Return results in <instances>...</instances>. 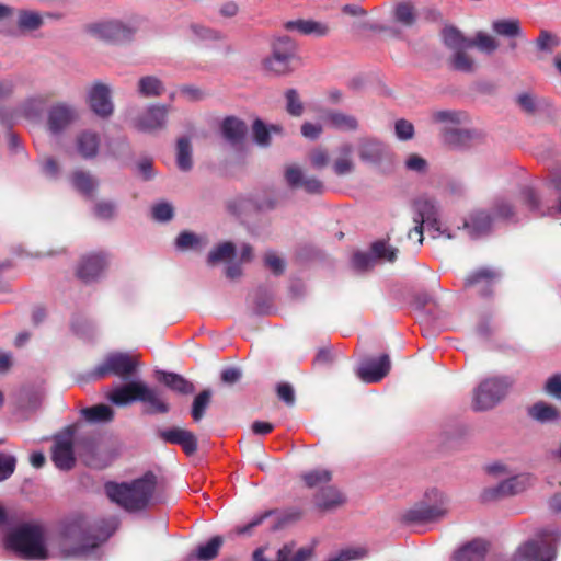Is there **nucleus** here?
Instances as JSON below:
<instances>
[{"instance_id":"7","label":"nucleus","mask_w":561,"mask_h":561,"mask_svg":"<svg viewBox=\"0 0 561 561\" xmlns=\"http://www.w3.org/2000/svg\"><path fill=\"white\" fill-rule=\"evenodd\" d=\"M448 505L446 494L437 488H431L425 491L420 503L405 513L404 518L411 523L436 520L447 514Z\"/></svg>"},{"instance_id":"1","label":"nucleus","mask_w":561,"mask_h":561,"mask_svg":"<svg viewBox=\"0 0 561 561\" xmlns=\"http://www.w3.org/2000/svg\"><path fill=\"white\" fill-rule=\"evenodd\" d=\"M107 398L119 407L139 401L145 404L146 412L150 414H165L170 411V404L162 391L158 388L149 387L142 381H130L117 386L108 392Z\"/></svg>"},{"instance_id":"52","label":"nucleus","mask_w":561,"mask_h":561,"mask_svg":"<svg viewBox=\"0 0 561 561\" xmlns=\"http://www.w3.org/2000/svg\"><path fill=\"white\" fill-rule=\"evenodd\" d=\"M286 110L293 116H300L304 112L302 102L298 95L297 90L289 89L285 93Z\"/></svg>"},{"instance_id":"9","label":"nucleus","mask_w":561,"mask_h":561,"mask_svg":"<svg viewBox=\"0 0 561 561\" xmlns=\"http://www.w3.org/2000/svg\"><path fill=\"white\" fill-rule=\"evenodd\" d=\"M138 366L139 360L137 356L114 352L104 357L103 362L91 373V376L95 379H101L108 375H115L122 379H128Z\"/></svg>"},{"instance_id":"30","label":"nucleus","mask_w":561,"mask_h":561,"mask_svg":"<svg viewBox=\"0 0 561 561\" xmlns=\"http://www.w3.org/2000/svg\"><path fill=\"white\" fill-rule=\"evenodd\" d=\"M70 182L75 190L87 197H92L99 186L98 179L83 170L75 171L70 176Z\"/></svg>"},{"instance_id":"23","label":"nucleus","mask_w":561,"mask_h":561,"mask_svg":"<svg viewBox=\"0 0 561 561\" xmlns=\"http://www.w3.org/2000/svg\"><path fill=\"white\" fill-rule=\"evenodd\" d=\"M53 461L61 470H69L75 465L72 437L69 434L58 436L53 449Z\"/></svg>"},{"instance_id":"36","label":"nucleus","mask_w":561,"mask_h":561,"mask_svg":"<svg viewBox=\"0 0 561 561\" xmlns=\"http://www.w3.org/2000/svg\"><path fill=\"white\" fill-rule=\"evenodd\" d=\"M443 140L446 145L453 148L467 147L474 137V133L469 129L457 128H445L443 130Z\"/></svg>"},{"instance_id":"8","label":"nucleus","mask_w":561,"mask_h":561,"mask_svg":"<svg viewBox=\"0 0 561 561\" xmlns=\"http://www.w3.org/2000/svg\"><path fill=\"white\" fill-rule=\"evenodd\" d=\"M111 531L92 535L88 520L84 517H76L65 528V536L75 542L73 554H84L96 548L104 541Z\"/></svg>"},{"instance_id":"5","label":"nucleus","mask_w":561,"mask_h":561,"mask_svg":"<svg viewBox=\"0 0 561 561\" xmlns=\"http://www.w3.org/2000/svg\"><path fill=\"white\" fill-rule=\"evenodd\" d=\"M139 28L136 19H108L92 22L85 25V32L95 39L123 45L131 42Z\"/></svg>"},{"instance_id":"17","label":"nucleus","mask_w":561,"mask_h":561,"mask_svg":"<svg viewBox=\"0 0 561 561\" xmlns=\"http://www.w3.org/2000/svg\"><path fill=\"white\" fill-rule=\"evenodd\" d=\"M391 368L390 357L383 354L379 357L364 359L358 368L357 376L366 383H375L385 378Z\"/></svg>"},{"instance_id":"10","label":"nucleus","mask_w":561,"mask_h":561,"mask_svg":"<svg viewBox=\"0 0 561 561\" xmlns=\"http://www.w3.org/2000/svg\"><path fill=\"white\" fill-rule=\"evenodd\" d=\"M171 106L161 103L148 104L130 121L137 131L157 134L167 128Z\"/></svg>"},{"instance_id":"32","label":"nucleus","mask_w":561,"mask_h":561,"mask_svg":"<svg viewBox=\"0 0 561 561\" xmlns=\"http://www.w3.org/2000/svg\"><path fill=\"white\" fill-rule=\"evenodd\" d=\"M157 379L163 382L170 389L182 393L190 394L195 391V387L192 382L186 380L183 376L178 375L175 373H167V371H157Z\"/></svg>"},{"instance_id":"13","label":"nucleus","mask_w":561,"mask_h":561,"mask_svg":"<svg viewBox=\"0 0 561 561\" xmlns=\"http://www.w3.org/2000/svg\"><path fill=\"white\" fill-rule=\"evenodd\" d=\"M548 536L543 533L539 539L525 542L517 549L513 561H553L556 547L546 538Z\"/></svg>"},{"instance_id":"27","label":"nucleus","mask_w":561,"mask_h":561,"mask_svg":"<svg viewBox=\"0 0 561 561\" xmlns=\"http://www.w3.org/2000/svg\"><path fill=\"white\" fill-rule=\"evenodd\" d=\"M165 91L163 81L156 76H142L136 84V92L144 99H156Z\"/></svg>"},{"instance_id":"19","label":"nucleus","mask_w":561,"mask_h":561,"mask_svg":"<svg viewBox=\"0 0 561 561\" xmlns=\"http://www.w3.org/2000/svg\"><path fill=\"white\" fill-rule=\"evenodd\" d=\"M101 137L92 129H83L75 137V153L84 160L94 159L100 150Z\"/></svg>"},{"instance_id":"63","label":"nucleus","mask_w":561,"mask_h":561,"mask_svg":"<svg viewBox=\"0 0 561 561\" xmlns=\"http://www.w3.org/2000/svg\"><path fill=\"white\" fill-rule=\"evenodd\" d=\"M264 262L266 267L270 268L274 274H282L285 270L284 260L275 252H267L265 254Z\"/></svg>"},{"instance_id":"48","label":"nucleus","mask_w":561,"mask_h":561,"mask_svg":"<svg viewBox=\"0 0 561 561\" xmlns=\"http://www.w3.org/2000/svg\"><path fill=\"white\" fill-rule=\"evenodd\" d=\"M473 46L480 51L492 54L499 48V43L493 36L479 32L474 39H471V47Z\"/></svg>"},{"instance_id":"53","label":"nucleus","mask_w":561,"mask_h":561,"mask_svg":"<svg viewBox=\"0 0 561 561\" xmlns=\"http://www.w3.org/2000/svg\"><path fill=\"white\" fill-rule=\"evenodd\" d=\"M560 44V39L557 35L551 34L548 31H541L537 41L536 45L539 50L551 53L556 47H558Z\"/></svg>"},{"instance_id":"12","label":"nucleus","mask_w":561,"mask_h":561,"mask_svg":"<svg viewBox=\"0 0 561 561\" xmlns=\"http://www.w3.org/2000/svg\"><path fill=\"white\" fill-rule=\"evenodd\" d=\"M534 477L529 473H520L505 479L494 486L484 489L482 499L484 501H494L507 496H513L524 492L534 484Z\"/></svg>"},{"instance_id":"16","label":"nucleus","mask_w":561,"mask_h":561,"mask_svg":"<svg viewBox=\"0 0 561 561\" xmlns=\"http://www.w3.org/2000/svg\"><path fill=\"white\" fill-rule=\"evenodd\" d=\"M370 253L357 252L353 256V265L359 271L370 268L377 260L394 262L398 250L389 245L386 241L379 240L371 244Z\"/></svg>"},{"instance_id":"39","label":"nucleus","mask_w":561,"mask_h":561,"mask_svg":"<svg viewBox=\"0 0 561 561\" xmlns=\"http://www.w3.org/2000/svg\"><path fill=\"white\" fill-rule=\"evenodd\" d=\"M176 165L182 171H190L193 167L192 142L187 137H180L176 141Z\"/></svg>"},{"instance_id":"40","label":"nucleus","mask_w":561,"mask_h":561,"mask_svg":"<svg viewBox=\"0 0 561 561\" xmlns=\"http://www.w3.org/2000/svg\"><path fill=\"white\" fill-rule=\"evenodd\" d=\"M443 41L450 49H468L471 48V39L466 38L456 27L446 26L443 30Z\"/></svg>"},{"instance_id":"25","label":"nucleus","mask_w":561,"mask_h":561,"mask_svg":"<svg viewBox=\"0 0 561 561\" xmlns=\"http://www.w3.org/2000/svg\"><path fill=\"white\" fill-rule=\"evenodd\" d=\"M491 216L484 210H478L470 215L469 219L465 221L463 227L468 234L476 239L486 234L492 227L493 220Z\"/></svg>"},{"instance_id":"18","label":"nucleus","mask_w":561,"mask_h":561,"mask_svg":"<svg viewBox=\"0 0 561 561\" xmlns=\"http://www.w3.org/2000/svg\"><path fill=\"white\" fill-rule=\"evenodd\" d=\"M285 179L290 187H301L308 194H322L324 192L322 181L316 176L306 175L301 168L296 164L286 168Z\"/></svg>"},{"instance_id":"56","label":"nucleus","mask_w":561,"mask_h":561,"mask_svg":"<svg viewBox=\"0 0 561 561\" xmlns=\"http://www.w3.org/2000/svg\"><path fill=\"white\" fill-rule=\"evenodd\" d=\"M364 548H350L341 550L336 556L330 558L328 561H353L362 559L366 556Z\"/></svg>"},{"instance_id":"43","label":"nucleus","mask_w":561,"mask_h":561,"mask_svg":"<svg viewBox=\"0 0 561 561\" xmlns=\"http://www.w3.org/2000/svg\"><path fill=\"white\" fill-rule=\"evenodd\" d=\"M113 410L106 404H98L82 410L83 417L91 423L108 422L113 419Z\"/></svg>"},{"instance_id":"28","label":"nucleus","mask_w":561,"mask_h":561,"mask_svg":"<svg viewBox=\"0 0 561 561\" xmlns=\"http://www.w3.org/2000/svg\"><path fill=\"white\" fill-rule=\"evenodd\" d=\"M468 115L465 112L454 110H439L431 113V122L442 126V131L447 128L465 124Z\"/></svg>"},{"instance_id":"50","label":"nucleus","mask_w":561,"mask_h":561,"mask_svg":"<svg viewBox=\"0 0 561 561\" xmlns=\"http://www.w3.org/2000/svg\"><path fill=\"white\" fill-rule=\"evenodd\" d=\"M499 276L500 274L496 271L483 267L466 279V286H473L482 282L486 285H491L496 278H499Z\"/></svg>"},{"instance_id":"60","label":"nucleus","mask_w":561,"mask_h":561,"mask_svg":"<svg viewBox=\"0 0 561 561\" xmlns=\"http://www.w3.org/2000/svg\"><path fill=\"white\" fill-rule=\"evenodd\" d=\"M152 217L157 221H168L173 217V207L171 204L162 202L152 207Z\"/></svg>"},{"instance_id":"54","label":"nucleus","mask_w":561,"mask_h":561,"mask_svg":"<svg viewBox=\"0 0 561 561\" xmlns=\"http://www.w3.org/2000/svg\"><path fill=\"white\" fill-rule=\"evenodd\" d=\"M304 480L308 486L314 488L329 482L331 480V473L328 470L317 469L304 474Z\"/></svg>"},{"instance_id":"55","label":"nucleus","mask_w":561,"mask_h":561,"mask_svg":"<svg viewBox=\"0 0 561 561\" xmlns=\"http://www.w3.org/2000/svg\"><path fill=\"white\" fill-rule=\"evenodd\" d=\"M364 548H350L341 550L336 556L330 558L328 561H353L362 559L366 556Z\"/></svg>"},{"instance_id":"46","label":"nucleus","mask_w":561,"mask_h":561,"mask_svg":"<svg viewBox=\"0 0 561 561\" xmlns=\"http://www.w3.org/2000/svg\"><path fill=\"white\" fill-rule=\"evenodd\" d=\"M236 253V247L232 242H222L215 247L207 256L208 264H217L219 262L231 259Z\"/></svg>"},{"instance_id":"64","label":"nucleus","mask_w":561,"mask_h":561,"mask_svg":"<svg viewBox=\"0 0 561 561\" xmlns=\"http://www.w3.org/2000/svg\"><path fill=\"white\" fill-rule=\"evenodd\" d=\"M545 390L548 394L561 399V375L550 377L546 382Z\"/></svg>"},{"instance_id":"20","label":"nucleus","mask_w":561,"mask_h":561,"mask_svg":"<svg viewBox=\"0 0 561 561\" xmlns=\"http://www.w3.org/2000/svg\"><path fill=\"white\" fill-rule=\"evenodd\" d=\"M357 152L365 163L378 164L389 157L388 147L375 138H360L357 142Z\"/></svg>"},{"instance_id":"4","label":"nucleus","mask_w":561,"mask_h":561,"mask_svg":"<svg viewBox=\"0 0 561 561\" xmlns=\"http://www.w3.org/2000/svg\"><path fill=\"white\" fill-rule=\"evenodd\" d=\"M517 205L526 206L530 211L537 215H543L542 203L537 192L530 187L525 186L515 196H500L496 197L492 205L493 216L507 222H517L520 220V215Z\"/></svg>"},{"instance_id":"2","label":"nucleus","mask_w":561,"mask_h":561,"mask_svg":"<svg viewBox=\"0 0 561 561\" xmlns=\"http://www.w3.org/2000/svg\"><path fill=\"white\" fill-rule=\"evenodd\" d=\"M156 488V477L146 473L142 478L131 483L107 482L105 492L112 502L128 512L144 510L150 502Z\"/></svg>"},{"instance_id":"59","label":"nucleus","mask_w":561,"mask_h":561,"mask_svg":"<svg viewBox=\"0 0 561 561\" xmlns=\"http://www.w3.org/2000/svg\"><path fill=\"white\" fill-rule=\"evenodd\" d=\"M394 133L398 139L409 140L414 136V126L407 119H398L394 124Z\"/></svg>"},{"instance_id":"29","label":"nucleus","mask_w":561,"mask_h":561,"mask_svg":"<svg viewBox=\"0 0 561 561\" xmlns=\"http://www.w3.org/2000/svg\"><path fill=\"white\" fill-rule=\"evenodd\" d=\"M488 551L484 540L476 539L460 548L454 554V561H482Z\"/></svg>"},{"instance_id":"15","label":"nucleus","mask_w":561,"mask_h":561,"mask_svg":"<svg viewBox=\"0 0 561 561\" xmlns=\"http://www.w3.org/2000/svg\"><path fill=\"white\" fill-rule=\"evenodd\" d=\"M414 224H421L426 226L428 230H433V238L443 236L446 233L442 230V225L437 218L438 209L436 203L426 196H422L414 202Z\"/></svg>"},{"instance_id":"49","label":"nucleus","mask_w":561,"mask_h":561,"mask_svg":"<svg viewBox=\"0 0 561 561\" xmlns=\"http://www.w3.org/2000/svg\"><path fill=\"white\" fill-rule=\"evenodd\" d=\"M211 392L210 390H203L199 394H197L193 401L192 407V417L195 422L202 420L205 414V411L210 402Z\"/></svg>"},{"instance_id":"6","label":"nucleus","mask_w":561,"mask_h":561,"mask_svg":"<svg viewBox=\"0 0 561 561\" xmlns=\"http://www.w3.org/2000/svg\"><path fill=\"white\" fill-rule=\"evenodd\" d=\"M513 383L514 379L508 376L485 378L473 391V410L488 411L493 409L506 397Z\"/></svg>"},{"instance_id":"45","label":"nucleus","mask_w":561,"mask_h":561,"mask_svg":"<svg viewBox=\"0 0 561 561\" xmlns=\"http://www.w3.org/2000/svg\"><path fill=\"white\" fill-rule=\"evenodd\" d=\"M450 64L454 69L462 72H473L476 69V62L473 58L466 53V49L455 50Z\"/></svg>"},{"instance_id":"51","label":"nucleus","mask_w":561,"mask_h":561,"mask_svg":"<svg viewBox=\"0 0 561 561\" xmlns=\"http://www.w3.org/2000/svg\"><path fill=\"white\" fill-rule=\"evenodd\" d=\"M175 245L178 249L185 251L190 249H197L204 245V243L201 237L195 233L184 231L178 236Z\"/></svg>"},{"instance_id":"62","label":"nucleus","mask_w":561,"mask_h":561,"mask_svg":"<svg viewBox=\"0 0 561 561\" xmlns=\"http://www.w3.org/2000/svg\"><path fill=\"white\" fill-rule=\"evenodd\" d=\"M516 102L518 106L528 114H533L537 110L536 98L529 92L518 94Z\"/></svg>"},{"instance_id":"21","label":"nucleus","mask_w":561,"mask_h":561,"mask_svg":"<svg viewBox=\"0 0 561 561\" xmlns=\"http://www.w3.org/2000/svg\"><path fill=\"white\" fill-rule=\"evenodd\" d=\"M158 435L165 443L181 446L186 455H193L197 449L196 436L188 430L170 427L159 431Z\"/></svg>"},{"instance_id":"31","label":"nucleus","mask_w":561,"mask_h":561,"mask_svg":"<svg viewBox=\"0 0 561 561\" xmlns=\"http://www.w3.org/2000/svg\"><path fill=\"white\" fill-rule=\"evenodd\" d=\"M283 128L279 125H265L262 119H255L252 125L254 142L260 147H268L273 135H282Z\"/></svg>"},{"instance_id":"38","label":"nucleus","mask_w":561,"mask_h":561,"mask_svg":"<svg viewBox=\"0 0 561 561\" xmlns=\"http://www.w3.org/2000/svg\"><path fill=\"white\" fill-rule=\"evenodd\" d=\"M528 414L531 419L540 423H549L559 419L558 409L543 401H539L533 404L528 409Z\"/></svg>"},{"instance_id":"22","label":"nucleus","mask_w":561,"mask_h":561,"mask_svg":"<svg viewBox=\"0 0 561 561\" xmlns=\"http://www.w3.org/2000/svg\"><path fill=\"white\" fill-rule=\"evenodd\" d=\"M107 265V260L103 253H93L83 256L77 268L78 277L90 283L96 280L104 272Z\"/></svg>"},{"instance_id":"58","label":"nucleus","mask_w":561,"mask_h":561,"mask_svg":"<svg viewBox=\"0 0 561 561\" xmlns=\"http://www.w3.org/2000/svg\"><path fill=\"white\" fill-rule=\"evenodd\" d=\"M94 215L100 219H112L116 215V205L113 202L101 201L94 206Z\"/></svg>"},{"instance_id":"61","label":"nucleus","mask_w":561,"mask_h":561,"mask_svg":"<svg viewBox=\"0 0 561 561\" xmlns=\"http://www.w3.org/2000/svg\"><path fill=\"white\" fill-rule=\"evenodd\" d=\"M191 32L195 36L196 39L202 41H217L220 38V33L210 28H207L205 26L198 25V24H192L191 25Z\"/></svg>"},{"instance_id":"42","label":"nucleus","mask_w":561,"mask_h":561,"mask_svg":"<svg viewBox=\"0 0 561 561\" xmlns=\"http://www.w3.org/2000/svg\"><path fill=\"white\" fill-rule=\"evenodd\" d=\"M48 99L46 94H37L28 98L22 105L24 116L31 119L39 118Z\"/></svg>"},{"instance_id":"24","label":"nucleus","mask_w":561,"mask_h":561,"mask_svg":"<svg viewBox=\"0 0 561 561\" xmlns=\"http://www.w3.org/2000/svg\"><path fill=\"white\" fill-rule=\"evenodd\" d=\"M354 148L350 142L341 144L334 152L332 170L339 176L351 174L355 170Z\"/></svg>"},{"instance_id":"34","label":"nucleus","mask_w":561,"mask_h":561,"mask_svg":"<svg viewBox=\"0 0 561 561\" xmlns=\"http://www.w3.org/2000/svg\"><path fill=\"white\" fill-rule=\"evenodd\" d=\"M286 30L296 31L302 35H317L324 36L328 34V26L320 22L311 21V20H296L288 21L285 24Z\"/></svg>"},{"instance_id":"37","label":"nucleus","mask_w":561,"mask_h":561,"mask_svg":"<svg viewBox=\"0 0 561 561\" xmlns=\"http://www.w3.org/2000/svg\"><path fill=\"white\" fill-rule=\"evenodd\" d=\"M344 495L335 488L321 489L316 496V503L320 508L332 510L344 504Z\"/></svg>"},{"instance_id":"41","label":"nucleus","mask_w":561,"mask_h":561,"mask_svg":"<svg viewBox=\"0 0 561 561\" xmlns=\"http://www.w3.org/2000/svg\"><path fill=\"white\" fill-rule=\"evenodd\" d=\"M492 30L503 37H518L522 35L520 23L517 19L495 20L492 23Z\"/></svg>"},{"instance_id":"35","label":"nucleus","mask_w":561,"mask_h":561,"mask_svg":"<svg viewBox=\"0 0 561 561\" xmlns=\"http://www.w3.org/2000/svg\"><path fill=\"white\" fill-rule=\"evenodd\" d=\"M16 26L21 32H33L43 25V16L35 10H15Z\"/></svg>"},{"instance_id":"44","label":"nucleus","mask_w":561,"mask_h":561,"mask_svg":"<svg viewBox=\"0 0 561 561\" xmlns=\"http://www.w3.org/2000/svg\"><path fill=\"white\" fill-rule=\"evenodd\" d=\"M221 545L222 539L220 537H214L206 543L198 546V548L196 549L195 553L192 554V557L201 561L213 560L218 554Z\"/></svg>"},{"instance_id":"47","label":"nucleus","mask_w":561,"mask_h":561,"mask_svg":"<svg viewBox=\"0 0 561 561\" xmlns=\"http://www.w3.org/2000/svg\"><path fill=\"white\" fill-rule=\"evenodd\" d=\"M396 21L404 26H411L416 21L415 8L410 2H400L394 8Z\"/></svg>"},{"instance_id":"57","label":"nucleus","mask_w":561,"mask_h":561,"mask_svg":"<svg viewBox=\"0 0 561 561\" xmlns=\"http://www.w3.org/2000/svg\"><path fill=\"white\" fill-rule=\"evenodd\" d=\"M309 161L314 169L321 170L329 164V153L323 148H316L309 153Z\"/></svg>"},{"instance_id":"33","label":"nucleus","mask_w":561,"mask_h":561,"mask_svg":"<svg viewBox=\"0 0 561 561\" xmlns=\"http://www.w3.org/2000/svg\"><path fill=\"white\" fill-rule=\"evenodd\" d=\"M322 119L330 127L342 131H352L357 129L358 127V123L354 116L341 112H327L322 116Z\"/></svg>"},{"instance_id":"11","label":"nucleus","mask_w":561,"mask_h":561,"mask_svg":"<svg viewBox=\"0 0 561 561\" xmlns=\"http://www.w3.org/2000/svg\"><path fill=\"white\" fill-rule=\"evenodd\" d=\"M78 107L69 102L59 101L51 104L46 114L47 130L60 135L79 119Z\"/></svg>"},{"instance_id":"3","label":"nucleus","mask_w":561,"mask_h":561,"mask_svg":"<svg viewBox=\"0 0 561 561\" xmlns=\"http://www.w3.org/2000/svg\"><path fill=\"white\" fill-rule=\"evenodd\" d=\"M4 546L28 560L49 557L44 529L35 523H23L10 529L4 537Z\"/></svg>"},{"instance_id":"26","label":"nucleus","mask_w":561,"mask_h":561,"mask_svg":"<svg viewBox=\"0 0 561 561\" xmlns=\"http://www.w3.org/2000/svg\"><path fill=\"white\" fill-rule=\"evenodd\" d=\"M247 130L245 123L234 116L226 117L221 123L224 138L233 146L243 141Z\"/></svg>"},{"instance_id":"14","label":"nucleus","mask_w":561,"mask_h":561,"mask_svg":"<svg viewBox=\"0 0 561 561\" xmlns=\"http://www.w3.org/2000/svg\"><path fill=\"white\" fill-rule=\"evenodd\" d=\"M87 103L90 110L101 118H108L114 113L112 89L103 82L92 83L87 91Z\"/></svg>"}]
</instances>
